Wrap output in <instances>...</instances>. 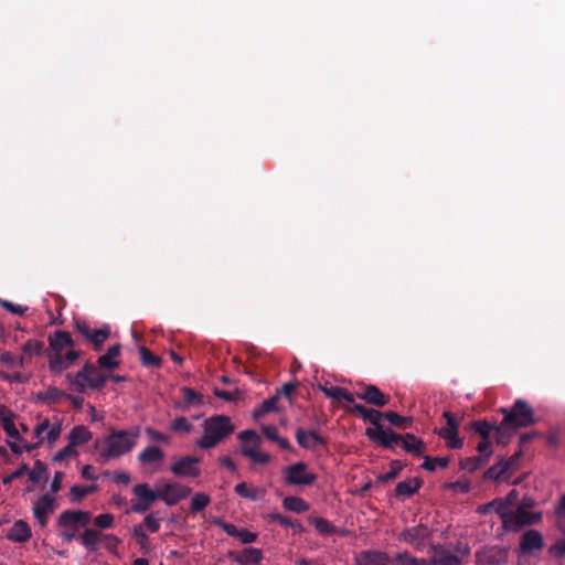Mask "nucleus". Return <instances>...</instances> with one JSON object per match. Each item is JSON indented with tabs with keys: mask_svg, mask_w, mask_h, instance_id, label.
<instances>
[{
	"mask_svg": "<svg viewBox=\"0 0 565 565\" xmlns=\"http://www.w3.org/2000/svg\"><path fill=\"white\" fill-rule=\"evenodd\" d=\"M47 342L46 356L49 359V369L52 373L61 374L70 369L81 355V352L75 349L74 341L67 331L55 330L49 334Z\"/></svg>",
	"mask_w": 565,
	"mask_h": 565,
	"instance_id": "1",
	"label": "nucleus"
},
{
	"mask_svg": "<svg viewBox=\"0 0 565 565\" xmlns=\"http://www.w3.org/2000/svg\"><path fill=\"white\" fill-rule=\"evenodd\" d=\"M140 437V428L134 427L128 430H113L100 445H97L98 460L106 463L111 459H118L130 452L137 445Z\"/></svg>",
	"mask_w": 565,
	"mask_h": 565,
	"instance_id": "2",
	"label": "nucleus"
},
{
	"mask_svg": "<svg viewBox=\"0 0 565 565\" xmlns=\"http://www.w3.org/2000/svg\"><path fill=\"white\" fill-rule=\"evenodd\" d=\"M532 501L523 502L522 505L513 510L509 508L502 499H497L480 508L482 512L495 511L502 520L507 530L518 531L524 525L537 523L541 520V513H532L527 510Z\"/></svg>",
	"mask_w": 565,
	"mask_h": 565,
	"instance_id": "3",
	"label": "nucleus"
},
{
	"mask_svg": "<svg viewBox=\"0 0 565 565\" xmlns=\"http://www.w3.org/2000/svg\"><path fill=\"white\" fill-rule=\"evenodd\" d=\"M234 431V426L230 417L225 415H215L203 422V435L196 441V446L202 449L215 447Z\"/></svg>",
	"mask_w": 565,
	"mask_h": 565,
	"instance_id": "4",
	"label": "nucleus"
},
{
	"mask_svg": "<svg viewBox=\"0 0 565 565\" xmlns=\"http://www.w3.org/2000/svg\"><path fill=\"white\" fill-rule=\"evenodd\" d=\"M62 433V419L57 416L41 418L33 428V435L36 439L34 446L46 443L53 446Z\"/></svg>",
	"mask_w": 565,
	"mask_h": 565,
	"instance_id": "5",
	"label": "nucleus"
},
{
	"mask_svg": "<svg viewBox=\"0 0 565 565\" xmlns=\"http://www.w3.org/2000/svg\"><path fill=\"white\" fill-rule=\"evenodd\" d=\"M501 413L515 430L535 423L534 411L522 399H518L509 409L502 408Z\"/></svg>",
	"mask_w": 565,
	"mask_h": 565,
	"instance_id": "6",
	"label": "nucleus"
},
{
	"mask_svg": "<svg viewBox=\"0 0 565 565\" xmlns=\"http://www.w3.org/2000/svg\"><path fill=\"white\" fill-rule=\"evenodd\" d=\"M284 479L290 486H310L317 480V475L309 472L305 462H296L282 470Z\"/></svg>",
	"mask_w": 565,
	"mask_h": 565,
	"instance_id": "7",
	"label": "nucleus"
},
{
	"mask_svg": "<svg viewBox=\"0 0 565 565\" xmlns=\"http://www.w3.org/2000/svg\"><path fill=\"white\" fill-rule=\"evenodd\" d=\"M159 500H162L167 505H174L180 500L185 499L190 493L191 489L186 486L177 482L159 481L157 483Z\"/></svg>",
	"mask_w": 565,
	"mask_h": 565,
	"instance_id": "8",
	"label": "nucleus"
},
{
	"mask_svg": "<svg viewBox=\"0 0 565 565\" xmlns=\"http://www.w3.org/2000/svg\"><path fill=\"white\" fill-rule=\"evenodd\" d=\"M443 417L446 420V426L439 428L437 434L446 441L447 447L460 449L463 446V440L458 436V419L450 412H444Z\"/></svg>",
	"mask_w": 565,
	"mask_h": 565,
	"instance_id": "9",
	"label": "nucleus"
},
{
	"mask_svg": "<svg viewBox=\"0 0 565 565\" xmlns=\"http://www.w3.org/2000/svg\"><path fill=\"white\" fill-rule=\"evenodd\" d=\"M365 435L385 448H395L402 440L401 435L383 426L367 428Z\"/></svg>",
	"mask_w": 565,
	"mask_h": 565,
	"instance_id": "10",
	"label": "nucleus"
},
{
	"mask_svg": "<svg viewBox=\"0 0 565 565\" xmlns=\"http://www.w3.org/2000/svg\"><path fill=\"white\" fill-rule=\"evenodd\" d=\"M480 565H501L508 559V550L501 546H488L476 553Z\"/></svg>",
	"mask_w": 565,
	"mask_h": 565,
	"instance_id": "11",
	"label": "nucleus"
},
{
	"mask_svg": "<svg viewBox=\"0 0 565 565\" xmlns=\"http://www.w3.org/2000/svg\"><path fill=\"white\" fill-rule=\"evenodd\" d=\"M164 452L158 446H148L138 455V461L147 467L150 472L160 470Z\"/></svg>",
	"mask_w": 565,
	"mask_h": 565,
	"instance_id": "12",
	"label": "nucleus"
},
{
	"mask_svg": "<svg viewBox=\"0 0 565 565\" xmlns=\"http://www.w3.org/2000/svg\"><path fill=\"white\" fill-rule=\"evenodd\" d=\"M198 463L199 458L185 456L177 459L170 470L175 477H198L201 473Z\"/></svg>",
	"mask_w": 565,
	"mask_h": 565,
	"instance_id": "13",
	"label": "nucleus"
},
{
	"mask_svg": "<svg viewBox=\"0 0 565 565\" xmlns=\"http://www.w3.org/2000/svg\"><path fill=\"white\" fill-rule=\"evenodd\" d=\"M54 498L51 494H44L38 499L33 505V514L36 522L44 527L47 524L49 516L54 512Z\"/></svg>",
	"mask_w": 565,
	"mask_h": 565,
	"instance_id": "14",
	"label": "nucleus"
},
{
	"mask_svg": "<svg viewBox=\"0 0 565 565\" xmlns=\"http://www.w3.org/2000/svg\"><path fill=\"white\" fill-rule=\"evenodd\" d=\"M355 395L358 398L377 407H383L390 402V397L372 384L362 386Z\"/></svg>",
	"mask_w": 565,
	"mask_h": 565,
	"instance_id": "15",
	"label": "nucleus"
},
{
	"mask_svg": "<svg viewBox=\"0 0 565 565\" xmlns=\"http://www.w3.org/2000/svg\"><path fill=\"white\" fill-rule=\"evenodd\" d=\"M355 565H387L390 557L386 553L376 550H365L354 557Z\"/></svg>",
	"mask_w": 565,
	"mask_h": 565,
	"instance_id": "16",
	"label": "nucleus"
},
{
	"mask_svg": "<svg viewBox=\"0 0 565 565\" xmlns=\"http://www.w3.org/2000/svg\"><path fill=\"white\" fill-rule=\"evenodd\" d=\"M317 388L321 391L327 397L337 401V402H344V405L353 404L354 402V395L351 394L347 388L340 387V386H333V385H322L318 384Z\"/></svg>",
	"mask_w": 565,
	"mask_h": 565,
	"instance_id": "17",
	"label": "nucleus"
},
{
	"mask_svg": "<svg viewBox=\"0 0 565 565\" xmlns=\"http://www.w3.org/2000/svg\"><path fill=\"white\" fill-rule=\"evenodd\" d=\"M428 535L429 531L427 526L417 525L406 529L403 533H401L399 537L415 547H420L424 545V542Z\"/></svg>",
	"mask_w": 565,
	"mask_h": 565,
	"instance_id": "18",
	"label": "nucleus"
},
{
	"mask_svg": "<svg viewBox=\"0 0 565 565\" xmlns=\"http://www.w3.org/2000/svg\"><path fill=\"white\" fill-rule=\"evenodd\" d=\"M344 408L349 412L358 413L364 420L370 422L374 427L382 426L380 420L384 417V414L376 409L366 408L365 406L354 402L353 404H350V406L344 405Z\"/></svg>",
	"mask_w": 565,
	"mask_h": 565,
	"instance_id": "19",
	"label": "nucleus"
},
{
	"mask_svg": "<svg viewBox=\"0 0 565 565\" xmlns=\"http://www.w3.org/2000/svg\"><path fill=\"white\" fill-rule=\"evenodd\" d=\"M543 546V536L536 530H529L521 537L520 547L523 553L542 550Z\"/></svg>",
	"mask_w": 565,
	"mask_h": 565,
	"instance_id": "20",
	"label": "nucleus"
},
{
	"mask_svg": "<svg viewBox=\"0 0 565 565\" xmlns=\"http://www.w3.org/2000/svg\"><path fill=\"white\" fill-rule=\"evenodd\" d=\"M296 439L299 446L305 449H313L324 443L323 438L317 433L302 428L296 430Z\"/></svg>",
	"mask_w": 565,
	"mask_h": 565,
	"instance_id": "21",
	"label": "nucleus"
},
{
	"mask_svg": "<svg viewBox=\"0 0 565 565\" xmlns=\"http://www.w3.org/2000/svg\"><path fill=\"white\" fill-rule=\"evenodd\" d=\"M121 347L119 344H115L110 347L107 352L98 358V366L104 370H115L119 366L118 356L120 354Z\"/></svg>",
	"mask_w": 565,
	"mask_h": 565,
	"instance_id": "22",
	"label": "nucleus"
},
{
	"mask_svg": "<svg viewBox=\"0 0 565 565\" xmlns=\"http://www.w3.org/2000/svg\"><path fill=\"white\" fill-rule=\"evenodd\" d=\"M84 366L85 373L87 375L88 388L95 390L103 387L108 379V375L102 372L94 364L86 363Z\"/></svg>",
	"mask_w": 565,
	"mask_h": 565,
	"instance_id": "23",
	"label": "nucleus"
},
{
	"mask_svg": "<svg viewBox=\"0 0 565 565\" xmlns=\"http://www.w3.org/2000/svg\"><path fill=\"white\" fill-rule=\"evenodd\" d=\"M31 537V529L29 524L22 520H18L13 523L10 532L7 534V539L12 542H26Z\"/></svg>",
	"mask_w": 565,
	"mask_h": 565,
	"instance_id": "24",
	"label": "nucleus"
},
{
	"mask_svg": "<svg viewBox=\"0 0 565 565\" xmlns=\"http://www.w3.org/2000/svg\"><path fill=\"white\" fill-rule=\"evenodd\" d=\"M90 520V515L87 512L82 511H65L58 518V524L66 526L70 524L82 523L87 524Z\"/></svg>",
	"mask_w": 565,
	"mask_h": 565,
	"instance_id": "25",
	"label": "nucleus"
},
{
	"mask_svg": "<svg viewBox=\"0 0 565 565\" xmlns=\"http://www.w3.org/2000/svg\"><path fill=\"white\" fill-rule=\"evenodd\" d=\"M68 443L77 447L88 443L92 439L90 430L83 425L75 426L67 436Z\"/></svg>",
	"mask_w": 565,
	"mask_h": 565,
	"instance_id": "26",
	"label": "nucleus"
},
{
	"mask_svg": "<svg viewBox=\"0 0 565 565\" xmlns=\"http://www.w3.org/2000/svg\"><path fill=\"white\" fill-rule=\"evenodd\" d=\"M427 565H460V559L448 551L436 548Z\"/></svg>",
	"mask_w": 565,
	"mask_h": 565,
	"instance_id": "27",
	"label": "nucleus"
},
{
	"mask_svg": "<svg viewBox=\"0 0 565 565\" xmlns=\"http://www.w3.org/2000/svg\"><path fill=\"white\" fill-rule=\"evenodd\" d=\"M132 492L138 499L145 501L148 504H152L156 500H159L158 488L151 490L147 483H138L132 488Z\"/></svg>",
	"mask_w": 565,
	"mask_h": 565,
	"instance_id": "28",
	"label": "nucleus"
},
{
	"mask_svg": "<svg viewBox=\"0 0 565 565\" xmlns=\"http://www.w3.org/2000/svg\"><path fill=\"white\" fill-rule=\"evenodd\" d=\"M263 559V552L259 548L248 547L245 548L235 561L241 565L259 564Z\"/></svg>",
	"mask_w": 565,
	"mask_h": 565,
	"instance_id": "29",
	"label": "nucleus"
},
{
	"mask_svg": "<svg viewBox=\"0 0 565 565\" xmlns=\"http://www.w3.org/2000/svg\"><path fill=\"white\" fill-rule=\"evenodd\" d=\"M66 380H67L68 384L79 393H83V392H85L86 388H88L87 375L85 373V366H83L82 370H79L78 372H76L74 374L68 373L66 375Z\"/></svg>",
	"mask_w": 565,
	"mask_h": 565,
	"instance_id": "30",
	"label": "nucleus"
},
{
	"mask_svg": "<svg viewBox=\"0 0 565 565\" xmlns=\"http://www.w3.org/2000/svg\"><path fill=\"white\" fill-rule=\"evenodd\" d=\"M235 492L242 497V498H246V499H250L253 501H256L258 499H260L264 494V491L256 488V487H253V486H249L247 484L246 482H242V483H238L235 486Z\"/></svg>",
	"mask_w": 565,
	"mask_h": 565,
	"instance_id": "31",
	"label": "nucleus"
},
{
	"mask_svg": "<svg viewBox=\"0 0 565 565\" xmlns=\"http://www.w3.org/2000/svg\"><path fill=\"white\" fill-rule=\"evenodd\" d=\"M420 487V482L416 479H409L405 481H401L397 483L395 488L396 495L398 497H411L413 495Z\"/></svg>",
	"mask_w": 565,
	"mask_h": 565,
	"instance_id": "32",
	"label": "nucleus"
},
{
	"mask_svg": "<svg viewBox=\"0 0 565 565\" xmlns=\"http://www.w3.org/2000/svg\"><path fill=\"white\" fill-rule=\"evenodd\" d=\"M403 448L412 454L419 455L425 449V444L412 434L402 436Z\"/></svg>",
	"mask_w": 565,
	"mask_h": 565,
	"instance_id": "33",
	"label": "nucleus"
},
{
	"mask_svg": "<svg viewBox=\"0 0 565 565\" xmlns=\"http://www.w3.org/2000/svg\"><path fill=\"white\" fill-rule=\"evenodd\" d=\"M282 507L291 512L302 513L309 510V504L299 497H286Z\"/></svg>",
	"mask_w": 565,
	"mask_h": 565,
	"instance_id": "34",
	"label": "nucleus"
},
{
	"mask_svg": "<svg viewBox=\"0 0 565 565\" xmlns=\"http://www.w3.org/2000/svg\"><path fill=\"white\" fill-rule=\"evenodd\" d=\"M103 534L97 530L87 529L79 537L82 544L89 551H94L102 541Z\"/></svg>",
	"mask_w": 565,
	"mask_h": 565,
	"instance_id": "35",
	"label": "nucleus"
},
{
	"mask_svg": "<svg viewBox=\"0 0 565 565\" xmlns=\"http://www.w3.org/2000/svg\"><path fill=\"white\" fill-rule=\"evenodd\" d=\"M267 522H276L285 527H292L297 532H302L303 527L300 523L292 521L291 519L284 516L279 513H269L265 516Z\"/></svg>",
	"mask_w": 565,
	"mask_h": 565,
	"instance_id": "36",
	"label": "nucleus"
},
{
	"mask_svg": "<svg viewBox=\"0 0 565 565\" xmlns=\"http://www.w3.org/2000/svg\"><path fill=\"white\" fill-rule=\"evenodd\" d=\"M514 431L515 429L511 426L510 423H507V419L503 417L501 424L495 427L497 443L501 445L507 444Z\"/></svg>",
	"mask_w": 565,
	"mask_h": 565,
	"instance_id": "37",
	"label": "nucleus"
},
{
	"mask_svg": "<svg viewBox=\"0 0 565 565\" xmlns=\"http://www.w3.org/2000/svg\"><path fill=\"white\" fill-rule=\"evenodd\" d=\"M255 446H243L242 454L248 458H250L254 462L265 465L270 460V456L260 452Z\"/></svg>",
	"mask_w": 565,
	"mask_h": 565,
	"instance_id": "38",
	"label": "nucleus"
},
{
	"mask_svg": "<svg viewBox=\"0 0 565 565\" xmlns=\"http://www.w3.org/2000/svg\"><path fill=\"white\" fill-rule=\"evenodd\" d=\"M509 470H510V462H505L504 459H501L499 462H497L495 465H493L486 471L484 478L492 479V480H499Z\"/></svg>",
	"mask_w": 565,
	"mask_h": 565,
	"instance_id": "39",
	"label": "nucleus"
},
{
	"mask_svg": "<svg viewBox=\"0 0 565 565\" xmlns=\"http://www.w3.org/2000/svg\"><path fill=\"white\" fill-rule=\"evenodd\" d=\"M109 335H110L109 326H104L100 329H94L90 337L88 338V341L95 345V350H100L102 345L108 339Z\"/></svg>",
	"mask_w": 565,
	"mask_h": 565,
	"instance_id": "40",
	"label": "nucleus"
},
{
	"mask_svg": "<svg viewBox=\"0 0 565 565\" xmlns=\"http://www.w3.org/2000/svg\"><path fill=\"white\" fill-rule=\"evenodd\" d=\"M29 480L33 482L34 484H39L44 482L47 479L46 476V468L41 461H36L33 466V468L29 471Z\"/></svg>",
	"mask_w": 565,
	"mask_h": 565,
	"instance_id": "41",
	"label": "nucleus"
},
{
	"mask_svg": "<svg viewBox=\"0 0 565 565\" xmlns=\"http://www.w3.org/2000/svg\"><path fill=\"white\" fill-rule=\"evenodd\" d=\"M0 361L7 364L11 369L23 367L29 364V359L25 355H21L20 358H15L10 352H3L0 355Z\"/></svg>",
	"mask_w": 565,
	"mask_h": 565,
	"instance_id": "42",
	"label": "nucleus"
},
{
	"mask_svg": "<svg viewBox=\"0 0 565 565\" xmlns=\"http://www.w3.org/2000/svg\"><path fill=\"white\" fill-rule=\"evenodd\" d=\"M97 490L96 484L90 486H74L71 488V500L73 502H79L84 497L93 493Z\"/></svg>",
	"mask_w": 565,
	"mask_h": 565,
	"instance_id": "43",
	"label": "nucleus"
},
{
	"mask_svg": "<svg viewBox=\"0 0 565 565\" xmlns=\"http://www.w3.org/2000/svg\"><path fill=\"white\" fill-rule=\"evenodd\" d=\"M211 502L207 494L198 492L191 499L190 510L191 512H200L204 510Z\"/></svg>",
	"mask_w": 565,
	"mask_h": 565,
	"instance_id": "44",
	"label": "nucleus"
},
{
	"mask_svg": "<svg viewBox=\"0 0 565 565\" xmlns=\"http://www.w3.org/2000/svg\"><path fill=\"white\" fill-rule=\"evenodd\" d=\"M42 350H43V343L38 340L31 339L23 344V347H22L23 354L22 355H25L30 361L32 355L40 354L42 352Z\"/></svg>",
	"mask_w": 565,
	"mask_h": 565,
	"instance_id": "45",
	"label": "nucleus"
},
{
	"mask_svg": "<svg viewBox=\"0 0 565 565\" xmlns=\"http://www.w3.org/2000/svg\"><path fill=\"white\" fill-rule=\"evenodd\" d=\"M449 459L447 457H425L423 468L428 471H434L437 467L446 468L448 466Z\"/></svg>",
	"mask_w": 565,
	"mask_h": 565,
	"instance_id": "46",
	"label": "nucleus"
},
{
	"mask_svg": "<svg viewBox=\"0 0 565 565\" xmlns=\"http://www.w3.org/2000/svg\"><path fill=\"white\" fill-rule=\"evenodd\" d=\"M65 393L57 387H49L45 393H43L40 398L49 404L58 403Z\"/></svg>",
	"mask_w": 565,
	"mask_h": 565,
	"instance_id": "47",
	"label": "nucleus"
},
{
	"mask_svg": "<svg viewBox=\"0 0 565 565\" xmlns=\"http://www.w3.org/2000/svg\"><path fill=\"white\" fill-rule=\"evenodd\" d=\"M238 438L244 443V446L259 447L260 437L255 430H243L238 434Z\"/></svg>",
	"mask_w": 565,
	"mask_h": 565,
	"instance_id": "48",
	"label": "nucleus"
},
{
	"mask_svg": "<svg viewBox=\"0 0 565 565\" xmlns=\"http://www.w3.org/2000/svg\"><path fill=\"white\" fill-rule=\"evenodd\" d=\"M487 463V460L482 457H470L466 458L460 462L462 469L473 472Z\"/></svg>",
	"mask_w": 565,
	"mask_h": 565,
	"instance_id": "49",
	"label": "nucleus"
},
{
	"mask_svg": "<svg viewBox=\"0 0 565 565\" xmlns=\"http://www.w3.org/2000/svg\"><path fill=\"white\" fill-rule=\"evenodd\" d=\"M277 397H273L263 402L259 408L253 411V417L259 419L266 413H269L276 408Z\"/></svg>",
	"mask_w": 565,
	"mask_h": 565,
	"instance_id": "50",
	"label": "nucleus"
},
{
	"mask_svg": "<svg viewBox=\"0 0 565 565\" xmlns=\"http://www.w3.org/2000/svg\"><path fill=\"white\" fill-rule=\"evenodd\" d=\"M384 418H386L394 426H411L413 419L411 417H403L394 412L384 413Z\"/></svg>",
	"mask_w": 565,
	"mask_h": 565,
	"instance_id": "51",
	"label": "nucleus"
},
{
	"mask_svg": "<svg viewBox=\"0 0 565 565\" xmlns=\"http://www.w3.org/2000/svg\"><path fill=\"white\" fill-rule=\"evenodd\" d=\"M2 428L10 438L21 440L19 430L14 425V415L7 417L6 420L2 422Z\"/></svg>",
	"mask_w": 565,
	"mask_h": 565,
	"instance_id": "52",
	"label": "nucleus"
},
{
	"mask_svg": "<svg viewBox=\"0 0 565 565\" xmlns=\"http://www.w3.org/2000/svg\"><path fill=\"white\" fill-rule=\"evenodd\" d=\"M161 519L159 512H152L143 519V523L150 532L156 533L160 529Z\"/></svg>",
	"mask_w": 565,
	"mask_h": 565,
	"instance_id": "53",
	"label": "nucleus"
},
{
	"mask_svg": "<svg viewBox=\"0 0 565 565\" xmlns=\"http://www.w3.org/2000/svg\"><path fill=\"white\" fill-rule=\"evenodd\" d=\"M398 565H427V561L418 559L409 555L408 553H401L396 556Z\"/></svg>",
	"mask_w": 565,
	"mask_h": 565,
	"instance_id": "54",
	"label": "nucleus"
},
{
	"mask_svg": "<svg viewBox=\"0 0 565 565\" xmlns=\"http://www.w3.org/2000/svg\"><path fill=\"white\" fill-rule=\"evenodd\" d=\"M192 427L185 417H178L171 423V429L174 431L190 433Z\"/></svg>",
	"mask_w": 565,
	"mask_h": 565,
	"instance_id": "55",
	"label": "nucleus"
},
{
	"mask_svg": "<svg viewBox=\"0 0 565 565\" xmlns=\"http://www.w3.org/2000/svg\"><path fill=\"white\" fill-rule=\"evenodd\" d=\"M134 536L136 537L137 540V543L139 544L140 546V550L143 552V553H147L148 552V542H149V539H148V535L146 534V532L139 527V526H136L134 529Z\"/></svg>",
	"mask_w": 565,
	"mask_h": 565,
	"instance_id": "56",
	"label": "nucleus"
},
{
	"mask_svg": "<svg viewBox=\"0 0 565 565\" xmlns=\"http://www.w3.org/2000/svg\"><path fill=\"white\" fill-rule=\"evenodd\" d=\"M473 428L482 439H489L493 429V427L487 422H475Z\"/></svg>",
	"mask_w": 565,
	"mask_h": 565,
	"instance_id": "57",
	"label": "nucleus"
},
{
	"mask_svg": "<svg viewBox=\"0 0 565 565\" xmlns=\"http://www.w3.org/2000/svg\"><path fill=\"white\" fill-rule=\"evenodd\" d=\"M94 524L100 529H109L114 524V515L110 513L99 514L95 518Z\"/></svg>",
	"mask_w": 565,
	"mask_h": 565,
	"instance_id": "58",
	"label": "nucleus"
},
{
	"mask_svg": "<svg viewBox=\"0 0 565 565\" xmlns=\"http://www.w3.org/2000/svg\"><path fill=\"white\" fill-rule=\"evenodd\" d=\"M183 397L188 405H199L202 403V397L192 388L183 387Z\"/></svg>",
	"mask_w": 565,
	"mask_h": 565,
	"instance_id": "59",
	"label": "nucleus"
},
{
	"mask_svg": "<svg viewBox=\"0 0 565 565\" xmlns=\"http://www.w3.org/2000/svg\"><path fill=\"white\" fill-rule=\"evenodd\" d=\"M214 394L217 397H220L226 402H235V401L239 399L242 396V392L239 390L228 392V391H222V390L216 388V390H214Z\"/></svg>",
	"mask_w": 565,
	"mask_h": 565,
	"instance_id": "60",
	"label": "nucleus"
},
{
	"mask_svg": "<svg viewBox=\"0 0 565 565\" xmlns=\"http://www.w3.org/2000/svg\"><path fill=\"white\" fill-rule=\"evenodd\" d=\"M312 523L316 526V529L322 534H329L334 530L333 525L328 520L322 518L313 519Z\"/></svg>",
	"mask_w": 565,
	"mask_h": 565,
	"instance_id": "61",
	"label": "nucleus"
},
{
	"mask_svg": "<svg viewBox=\"0 0 565 565\" xmlns=\"http://www.w3.org/2000/svg\"><path fill=\"white\" fill-rule=\"evenodd\" d=\"M139 352L143 364L153 366H158L160 364V359L151 354V352L145 347L140 348Z\"/></svg>",
	"mask_w": 565,
	"mask_h": 565,
	"instance_id": "62",
	"label": "nucleus"
},
{
	"mask_svg": "<svg viewBox=\"0 0 565 565\" xmlns=\"http://www.w3.org/2000/svg\"><path fill=\"white\" fill-rule=\"evenodd\" d=\"M75 455H77L76 447L72 446V444L68 443L67 446H65L64 448H62L61 450H58L55 454L54 460L62 461L66 458L73 457Z\"/></svg>",
	"mask_w": 565,
	"mask_h": 565,
	"instance_id": "63",
	"label": "nucleus"
},
{
	"mask_svg": "<svg viewBox=\"0 0 565 565\" xmlns=\"http://www.w3.org/2000/svg\"><path fill=\"white\" fill-rule=\"evenodd\" d=\"M556 514L558 518V525L565 533V494L561 498L559 503L556 508Z\"/></svg>",
	"mask_w": 565,
	"mask_h": 565,
	"instance_id": "64",
	"label": "nucleus"
}]
</instances>
